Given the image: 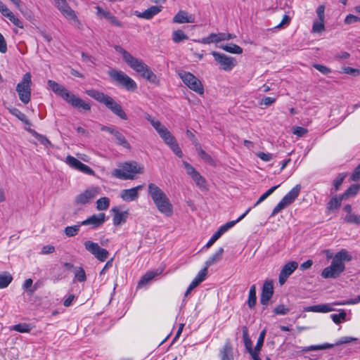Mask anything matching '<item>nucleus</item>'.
Wrapping results in <instances>:
<instances>
[{"instance_id":"obj_59","label":"nucleus","mask_w":360,"mask_h":360,"mask_svg":"<svg viewBox=\"0 0 360 360\" xmlns=\"http://www.w3.org/2000/svg\"><path fill=\"white\" fill-rule=\"evenodd\" d=\"M151 125L155 128L158 134L160 132H163L162 131L167 128L160 121L156 120L154 122H151Z\"/></svg>"},{"instance_id":"obj_8","label":"nucleus","mask_w":360,"mask_h":360,"mask_svg":"<svg viewBox=\"0 0 360 360\" xmlns=\"http://www.w3.org/2000/svg\"><path fill=\"white\" fill-rule=\"evenodd\" d=\"M32 75L30 72L25 73L22 80L16 86V91L20 100L27 104L31 98Z\"/></svg>"},{"instance_id":"obj_27","label":"nucleus","mask_w":360,"mask_h":360,"mask_svg":"<svg viewBox=\"0 0 360 360\" xmlns=\"http://www.w3.org/2000/svg\"><path fill=\"white\" fill-rule=\"evenodd\" d=\"M193 17L188 15L186 11H179L173 18V22L175 23L193 22Z\"/></svg>"},{"instance_id":"obj_46","label":"nucleus","mask_w":360,"mask_h":360,"mask_svg":"<svg viewBox=\"0 0 360 360\" xmlns=\"http://www.w3.org/2000/svg\"><path fill=\"white\" fill-rule=\"evenodd\" d=\"M5 17H6L16 27L23 28L24 26L22 22L20 20V19L17 18L13 12L10 11Z\"/></svg>"},{"instance_id":"obj_51","label":"nucleus","mask_w":360,"mask_h":360,"mask_svg":"<svg viewBox=\"0 0 360 360\" xmlns=\"http://www.w3.org/2000/svg\"><path fill=\"white\" fill-rule=\"evenodd\" d=\"M13 330L19 333H28L30 331L31 328L27 323H19L13 326Z\"/></svg>"},{"instance_id":"obj_19","label":"nucleus","mask_w":360,"mask_h":360,"mask_svg":"<svg viewBox=\"0 0 360 360\" xmlns=\"http://www.w3.org/2000/svg\"><path fill=\"white\" fill-rule=\"evenodd\" d=\"M105 221V213H99L98 214H93L90 217L80 222L82 226H91L92 229L100 227Z\"/></svg>"},{"instance_id":"obj_33","label":"nucleus","mask_w":360,"mask_h":360,"mask_svg":"<svg viewBox=\"0 0 360 360\" xmlns=\"http://www.w3.org/2000/svg\"><path fill=\"white\" fill-rule=\"evenodd\" d=\"M202 281V269L199 271L197 277L191 282L184 293V297H187L191 292Z\"/></svg>"},{"instance_id":"obj_63","label":"nucleus","mask_w":360,"mask_h":360,"mask_svg":"<svg viewBox=\"0 0 360 360\" xmlns=\"http://www.w3.org/2000/svg\"><path fill=\"white\" fill-rule=\"evenodd\" d=\"M343 72L346 74L352 75L353 76H357L360 74V70L358 68H354L351 67L343 68Z\"/></svg>"},{"instance_id":"obj_24","label":"nucleus","mask_w":360,"mask_h":360,"mask_svg":"<svg viewBox=\"0 0 360 360\" xmlns=\"http://www.w3.org/2000/svg\"><path fill=\"white\" fill-rule=\"evenodd\" d=\"M183 165L186 170L187 174L189 176H191V177L193 179L194 181H195L198 186L201 187L202 176L198 172H197L195 169L187 162L184 161Z\"/></svg>"},{"instance_id":"obj_2","label":"nucleus","mask_w":360,"mask_h":360,"mask_svg":"<svg viewBox=\"0 0 360 360\" xmlns=\"http://www.w3.org/2000/svg\"><path fill=\"white\" fill-rule=\"evenodd\" d=\"M115 49L122 56L123 60L134 71L139 73L143 77L150 82L155 83L156 75L150 70L141 60L134 57L131 53L120 46H115Z\"/></svg>"},{"instance_id":"obj_37","label":"nucleus","mask_w":360,"mask_h":360,"mask_svg":"<svg viewBox=\"0 0 360 360\" xmlns=\"http://www.w3.org/2000/svg\"><path fill=\"white\" fill-rule=\"evenodd\" d=\"M114 137L117 144L120 145L127 149L131 148L130 144L126 140L124 136L119 131L115 132Z\"/></svg>"},{"instance_id":"obj_32","label":"nucleus","mask_w":360,"mask_h":360,"mask_svg":"<svg viewBox=\"0 0 360 360\" xmlns=\"http://www.w3.org/2000/svg\"><path fill=\"white\" fill-rule=\"evenodd\" d=\"M242 331H243V338L245 347L246 349L248 350V352L251 355L252 353L253 352L252 342L249 337L248 330V328L246 327V326H244V327H243Z\"/></svg>"},{"instance_id":"obj_55","label":"nucleus","mask_w":360,"mask_h":360,"mask_svg":"<svg viewBox=\"0 0 360 360\" xmlns=\"http://www.w3.org/2000/svg\"><path fill=\"white\" fill-rule=\"evenodd\" d=\"M359 302H360V295L356 297H354V299L344 300L340 302H334V305H352V304H356Z\"/></svg>"},{"instance_id":"obj_4","label":"nucleus","mask_w":360,"mask_h":360,"mask_svg":"<svg viewBox=\"0 0 360 360\" xmlns=\"http://www.w3.org/2000/svg\"><path fill=\"white\" fill-rule=\"evenodd\" d=\"M148 192L158 210L165 216L170 217L173 213V206L165 193L153 183L148 184Z\"/></svg>"},{"instance_id":"obj_26","label":"nucleus","mask_w":360,"mask_h":360,"mask_svg":"<svg viewBox=\"0 0 360 360\" xmlns=\"http://www.w3.org/2000/svg\"><path fill=\"white\" fill-rule=\"evenodd\" d=\"M220 357L221 360H234L233 347L230 341H226L220 350Z\"/></svg>"},{"instance_id":"obj_11","label":"nucleus","mask_w":360,"mask_h":360,"mask_svg":"<svg viewBox=\"0 0 360 360\" xmlns=\"http://www.w3.org/2000/svg\"><path fill=\"white\" fill-rule=\"evenodd\" d=\"M211 53L220 68L224 71H231L237 65V60L234 57L228 56L221 52L212 51Z\"/></svg>"},{"instance_id":"obj_38","label":"nucleus","mask_w":360,"mask_h":360,"mask_svg":"<svg viewBox=\"0 0 360 360\" xmlns=\"http://www.w3.org/2000/svg\"><path fill=\"white\" fill-rule=\"evenodd\" d=\"M359 191V184H353L351 185L347 190H346L344 193L342 194V198L344 200L348 199V198L352 196H355L356 194L358 193Z\"/></svg>"},{"instance_id":"obj_61","label":"nucleus","mask_w":360,"mask_h":360,"mask_svg":"<svg viewBox=\"0 0 360 360\" xmlns=\"http://www.w3.org/2000/svg\"><path fill=\"white\" fill-rule=\"evenodd\" d=\"M360 21V18L357 17V15H354L353 14H349L346 15L345 19V24H352L355 23V22Z\"/></svg>"},{"instance_id":"obj_17","label":"nucleus","mask_w":360,"mask_h":360,"mask_svg":"<svg viewBox=\"0 0 360 360\" xmlns=\"http://www.w3.org/2000/svg\"><path fill=\"white\" fill-rule=\"evenodd\" d=\"M274 295V282L271 280H266L264 282L260 297V303L262 305H268L271 298Z\"/></svg>"},{"instance_id":"obj_18","label":"nucleus","mask_w":360,"mask_h":360,"mask_svg":"<svg viewBox=\"0 0 360 360\" xmlns=\"http://www.w3.org/2000/svg\"><path fill=\"white\" fill-rule=\"evenodd\" d=\"M297 266L298 264L295 261L288 262L283 266L281 270L278 278V282L281 285L285 283L288 278L292 274L294 271L297 269Z\"/></svg>"},{"instance_id":"obj_40","label":"nucleus","mask_w":360,"mask_h":360,"mask_svg":"<svg viewBox=\"0 0 360 360\" xmlns=\"http://www.w3.org/2000/svg\"><path fill=\"white\" fill-rule=\"evenodd\" d=\"M346 177V174H339L335 179L333 181V186L330 190V193H334L335 191H339L342 182Z\"/></svg>"},{"instance_id":"obj_14","label":"nucleus","mask_w":360,"mask_h":360,"mask_svg":"<svg viewBox=\"0 0 360 360\" xmlns=\"http://www.w3.org/2000/svg\"><path fill=\"white\" fill-rule=\"evenodd\" d=\"M179 76L184 83L191 89L195 91L200 95H202V86L201 82L193 74L187 72H183L179 74Z\"/></svg>"},{"instance_id":"obj_45","label":"nucleus","mask_w":360,"mask_h":360,"mask_svg":"<svg viewBox=\"0 0 360 360\" xmlns=\"http://www.w3.org/2000/svg\"><path fill=\"white\" fill-rule=\"evenodd\" d=\"M188 39V37L186 34L180 30L174 31L172 33V40L175 43H179L184 40H186Z\"/></svg>"},{"instance_id":"obj_10","label":"nucleus","mask_w":360,"mask_h":360,"mask_svg":"<svg viewBox=\"0 0 360 360\" xmlns=\"http://www.w3.org/2000/svg\"><path fill=\"white\" fill-rule=\"evenodd\" d=\"M301 191V185L297 184L294 186L288 193L285 195L283 198L281 200V201L276 205L274 207L271 216H274L279 213L282 210V209L285 208L286 206L292 203L294 200L296 199L297 196H299V193Z\"/></svg>"},{"instance_id":"obj_6","label":"nucleus","mask_w":360,"mask_h":360,"mask_svg":"<svg viewBox=\"0 0 360 360\" xmlns=\"http://www.w3.org/2000/svg\"><path fill=\"white\" fill-rule=\"evenodd\" d=\"M86 94L98 102L105 105L107 108L122 120H127L128 119L121 105L117 103L111 96L95 89L86 90Z\"/></svg>"},{"instance_id":"obj_21","label":"nucleus","mask_w":360,"mask_h":360,"mask_svg":"<svg viewBox=\"0 0 360 360\" xmlns=\"http://www.w3.org/2000/svg\"><path fill=\"white\" fill-rule=\"evenodd\" d=\"M96 194L97 191L96 188L86 189L76 197L75 202L77 204L85 205L94 199Z\"/></svg>"},{"instance_id":"obj_20","label":"nucleus","mask_w":360,"mask_h":360,"mask_svg":"<svg viewBox=\"0 0 360 360\" xmlns=\"http://www.w3.org/2000/svg\"><path fill=\"white\" fill-rule=\"evenodd\" d=\"M142 188L143 185H139L129 189H124L121 191L120 197L124 201H134L138 198L139 191L141 190Z\"/></svg>"},{"instance_id":"obj_49","label":"nucleus","mask_w":360,"mask_h":360,"mask_svg":"<svg viewBox=\"0 0 360 360\" xmlns=\"http://www.w3.org/2000/svg\"><path fill=\"white\" fill-rule=\"evenodd\" d=\"M33 281L31 278H27L25 280L23 284V289L25 291L27 292L30 295L34 293V292L37 290V287H32Z\"/></svg>"},{"instance_id":"obj_30","label":"nucleus","mask_w":360,"mask_h":360,"mask_svg":"<svg viewBox=\"0 0 360 360\" xmlns=\"http://www.w3.org/2000/svg\"><path fill=\"white\" fill-rule=\"evenodd\" d=\"M160 272L158 270L155 271H148L145 275H143L138 283V288H142L145 285L148 284L150 281H152L155 276H158Z\"/></svg>"},{"instance_id":"obj_12","label":"nucleus","mask_w":360,"mask_h":360,"mask_svg":"<svg viewBox=\"0 0 360 360\" xmlns=\"http://www.w3.org/2000/svg\"><path fill=\"white\" fill-rule=\"evenodd\" d=\"M251 207H249L245 212L242 214L241 216H240L235 221H227L225 224H223L219 227V229L212 235V238L210 239V240L207 241V244L205 245L207 248L212 247V244L217 241V239L221 237V234L224 233H226V231L229 230V229L233 227L235 224H236L237 222L240 221L241 219H243L246 216L248 213H249Z\"/></svg>"},{"instance_id":"obj_28","label":"nucleus","mask_w":360,"mask_h":360,"mask_svg":"<svg viewBox=\"0 0 360 360\" xmlns=\"http://www.w3.org/2000/svg\"><path fill=\"white\" fill-rule=\"evenodd\" d=\"M304 311L328 312L335 311V309L329 304H318L307 306L304 308Z\"/></svg>"},{"instance_id":"obj_52","label":"nucleus","mask_w":360,"mask_h":360,"mask_svg":"<svg viewBox=\"0 0 360 360\" xmlns=\"http://www.w3.org/2000/svg\"><path fill=\"white\" fill-rule=\"evenodd\" d=\"M266 330H263L260 332L259 335L257 338V345L255 347V349L257 351H261L262 346L264 345V341L265 339Z\"/></svg>"},{"instance_id":"obj_9","label":"nucleus","mask_w":360,"mask_h":360,"mask_svg":"<svg viewBox=\"0 0 360 360\" xmlns=\"http://www.w3.org/2000/svg\"><path fill=\"white\" fill-rule=\"evenodd\" d=\"M110 77L117 84L127 91H134L137 89V84L130 77L121 70H111L109 71Z\"/></svg>"},{"instance_id":"obj_44","label":"nucleus","mask_w":360,"mask_h":360,"mask_svg":"<svg viewBox=\"0 0 360 360\" xmlns=\"http://www.w3.org/2000/svg\"><path fill=\"white\" fill-rule=\"evenodd\" d=\"M110 206V200L107 197L99 198L96 201V208L98 210H105Z\"/></svg>"},{"instance_id":"obj_60","label":"nucleus","mask_w":360,"mask_h":360,"mask_svg":"<svg viewBox=\"0 0 360 360\" xmlns=\"http://www.w3.org/2000/svg\"><path fill=\"white\" fill-rule=\"evenodd\" d=\"M169 147L175 153V155H177L179 158H181L183 156V153L181 148L179 147L176 141L174 143H172V144L169 145Z\"/></svg>"},{"instance_id":"obj_50","label":"nucleus","mask_w":360,"mask_h":360,"mask_svg":"<svg viewBox=\"0 0 360 360\" xmlns=\"http://www.w3.org/2000/svg\"><path fill=\"white\" fill-rule=\"evenodd\" d=\"M66 162L72 168L77 170L82 162L73 156L68 155L66 158Z\"/></svg>"},{"instance_id":"obj_1","label":"nucleus","mask_w":360,"mask_h":360,"mask_svg":"<svg viewBox=\"0 0 360 360\" xmlns=\"http://www.w3.org/2000/svg\"><path fill=\"white\" fill-rule=\"evenodd\" d=\"M115 49L122 56L123 60L134 71L139 73L143 77L150 82L155 83L156 75L150 70L141 60L134 57L131 53L120 46H115Z\"/></svg>"},{"instance_id":"obj_39","label":"nucleus","mask_w":360,"mask_h":360,"mask_svg":"<svg viewBox=\"0 0 360 360\" xmlns=\"http://www.w3.org/2000/svg\"><path fill=\"white\" fill-rule=\"evenodd\" d=\"M10 112L13 115L15 116L17 118H18L20 121H22L25 124H27L28 126L31 125V122L27 118V116L23 112H22L20 110H18V108H12L10 110Z\"/></svg>"},{"instance_id":"obj_16","label":"nucleus","mask_w":360,"mask_h":360,"mask_svg":"<svg viewBox=\"0 0 360 360\" xmlns=\"http://www.w3.org/2000/svg\"><path fill=\"white\" fill-rule=\"evenodd\" d=\"M57 8L68 19L72 20L77 25H81L75 12L69 6L66 0H59L56 2Z\"/></svg>"},{"instance_id":"obj_62","label":"nucleus","mask_w":360,"mask_h":360,"mask_svg":"<svg viewBox=\"0 0 360 360\" xmlns=\"http://www.w3.org/2000/svg\"><path fill=\"white\" fill-rule=\"evenodd\" d=\"M219 34H211L207 38H204V43H214V41H219Z\"/></svg>"},{"instance_id":"obj_29","label":"nucleus","mask_w":360,"mask_h":360,"mask_svg":"<svg viewBox=\"0 0 360 360\" xmlns=\"http://www.w3.org/2000/svg\"><path fill=\"white\" fill-rule=\"evenodd\" d=\"M34 137H35L41 144L44 145L45 148L52 147L53 145L51 141L44 135L39 134L35 130L31 128H25Z\"/></svg>"},{"instance_id":"obj_58","label":"nucleus","mask_w":360,"mask_h":360,"mask_svg":"<svg viewBox=\"0 0 360 360\" xmlns=\"http://www.w3.org/2000/svg\"><path fill=\"white\" fill-rule=\"evenodd\" d=\"M292 133L298 137H303L307 133V129L303 127H294L292 129Z\"/></svg>"},{"instance_id":"obj_41","label":"nucleus","mask_w":360,"mask_h":360,"mask_svg":"<svg viewBox=\"0 0 360 360\" xmlns=\"http://www.w3.org/2000/svg\"><path fill=\"white\" fill-rule=\"evenodd\" d=\"M162 131L163 132H160L159 135L164 140L166 144L169 146L176 141L174 137L167 128H165Z\"/></svg>"},{"instance_id":"obj_47","label":"nucleus","mask_w":360,"mask_h":360,"mask_svg":"<svg viewBox=\"0 0 360 360\" xmlns=\"http://www.w3.org/2000/svg\"><path fill=\"white\" fill-rule=\"evenodd\" d=\"M278 186H280V185L273 186V187L269 188V190L265 191L264 193H263L259 197V198L257 200V201L256 202L255 206H257V205H259V203H261L262 202H263V200L266 199V198H268L269 196V195L272 194L273 192L275 191L276 189L278 188Z\"/></svg>"},{"instance_id":"obj_36","label":"nucleus","mask_w":360,"mask_h":360,"mask_svg":"<svg viewBox=\"0 0 360 360\" xmlns=\"http://www.w3.org/2000/svg\"><path fill=\"white\" fill-rule=\"evenodd\" d=\"M221 48L225 50V51L234 53L235 54H241L243 53V48L240 46L236 45V44L229 43L226 45H221Z\"/></svg>"},{"instance_id":"obj_54","label":"nucleus","mask_w":360,"mask_h":360,"mask_svg":"<svg viewBox=\"0 0 360 360\" xmlns=\"http://www.w3.org/2000/svg\"><path fill=\"white\" fill-rule=\"evenodd\" d=\"M75 276L79 282H84L86 279V273L82 267H78L75 272Z\"/></svg>"},{"instance_id":"obj_42","label":"nucleus","mask_w":360,"mask_h":360,"mask_svg":"<svg viewBox=\"0 0 360 360\" xmlns=\"http://www.w3.org/2000/svg\"><path fill=\"white\" fill-rule=\"evenodd\" d=\"M82 225L80 224V222L74 226H67L64 229V233L68 237H73L78 234L79 231V228Z\"/></svg>"},{"instance_id":"obj_7","label":"nucleus","mask_w":360,"mask_h":360,"mask_svg":"<svg viewBox=\"0 0 360 360\" xmlns=\"http://www.w3.org/2000/svg\"><path fill=\"white\" fill-rule=\"evenodd\" d=\"M143 173V167H141L137 162H125L122 168L115 169L112 175L120 179H133L136 174Z\"/></svg>"},{"instance_id":"obj_23","label":"nucleus","mask_w":360,"mask_h":360,"mask_svg":"<svg viewBox=\"0 0 360 360\" xmlns=\"http://www.w3.org/2000/svg\"><path fill=\"white\" fill-rule=\"evenodd\" d=\"M114 212L112 222L115 226H120L126 222L128 217V211L120 212L116 207H112L111 210Z\"/></svg>"},{"instance_id":"obj_34","label":"nucleus","mask_w":360,"mask_h":360,"mask_svg":"<svg viewBox=\"0 0 360 360\" xmlns=\"http://www.w3.org/2000/svg\"><path fill=\"white\" fill-rule=\"evenodd\" d=\"M13 281L12 275L8 271L0 274V288H5L9 285Z\"/></svg>"},{"instance_id":"obj_43","label":"nucleus","mask_w":360,"mask_h":360,"mask_svg":"<svg viewBox=\"0 0 360 360\" xmlns=\"http://www.w3.org/2000/svg\"><path fill=\"white\" fill-rule=\"evenodd\" d=\"M330 318L334 321V323H340L342 322V321L346 320L347 313L344 309H340L339 310V314H330Z\"/></svg>"},{"instance_id":"obj_13","label":"nucleus","mask_w":360,"mask_h":360,"mask_svg":"<svg viewBox=\"0 0 360 360\" xmlns=\"http://www.w3.org/2000/svg\"><path fill=\"white\" fill-rule=\"evenodd\" d=\"M84 245L85 249L93 255L98 260L101 262L105 261L108 256L109 252L107 250L101 248L97 243L91 240L84 242Z\"/></svg>"},{"instance_id":"obj_57","label":"nucleus","mask_w":360,"mask_h":360,"mask_svg":"<svg viewBox=\"0 0 360 360\" xmlns=\"http://www.w3.org/2000/svg\"><path fill=\"white\" fill-rule=\"evenodd\" d=\"M95 8L96 10V14L100 18H104L108 19V18L110 17V15L111 14L109 11L103 9L99 6H96Z\"/></svg>"},{"instance_id":"obj_3","label":"nucleus","mask_w":360,"mask_h":360,"mask_svg":"<svg viewBox=\"0 0 360 360\" xmlns=\"http://www.w3.org/2000/svg\"><path fill=\"white\" fill-rule=\"evenodd\" d=\"M47 83L49 86L56 94L60 96L73 108H77V110L82 109L87 111L91 110V105L89 103L76 96L72 92L68 91L64 86L51 79L48 80Z\"/></svg>"},{"instance_id":"obj_53","label":"nucleus","mask_w":360,"mask_h":360,"mask_svg":"<svg viewBox=\"0 0 360 360\" xmlns=\"http://www.w3.org/2000/svg\"><path fill=\"white\" fill-rule=\"evenodd\" d=\"M275 314L278 315H285L288 314L290 311V309L286 307L284 304H279L276 306V307L273 310Z\"/></svg>"},{"instance_id":"obj_22","label":"nucleus","mask_w":360,"mask_h":360,"mask_svg":"<svg viewBox=\"0 0 360 360\" xmlns=\"http://www.w3.org/2000/svg\"><path fill=\"white\" fill-rule=\"evenodd\" d=\"M161 6H152L143 12L135 11L134 14L136 17L146 20L152 19L155 15L162 11Z\"/></svg>"},{"instance_id":"obj_64","label":"nucleus","mask_w":360,"mask_h":360,"mask_svg":"<svg viewBox=\"0 0 360 360\" xmlns=\"http://www.w3.org/2000/svg\"><path fill=\"white\" fill-rule=\"evenodd\" d=\"M350 179L358 181L360 179V165H357L350 176Z\"/></svg>"},{"instance_id":"obj_56","label":"nucleus","mask_w":360,"mask_h":360,"mask_svg":"<svg viewBox=\"0 0 360 360\" xmlns=\"http://www.w3.org/2000/svg\"><path fill=\"white\" fill-rule=\"evenodd\" d=\"M324 21H314L313 23L312 30L314 32H321L322 30H324Z\"/></svg>"},{"instance_id":"obj_5","label":"nucleus","mask_w":360,"mask_h":360,"mask_svg":"<svg viewBox=\"0 0 360 360\" xmlns=\"http://www.w3.org/2000/svg\"><path fill=\"white\" fill-rule=\"evenodd\" d=\"M352 256L345 249L340 250L333 257L330 266L323 269L321 271V277L336 278L345 270V261H351Z\"/></svg>"},{"instance_id":"obj_48","label":"nucleus","mask_w":360,"mask_h":360,"mask_svg":"<svg viewBox=\"0 0 360 360\" xmlns=\"http://www.w3.org/2000/svg\"><path fill=\"white\" fill-rule=\"evenodd\" d=\"M345 221L348 223H353V224L360 225V215H356L351 212L349 215L345 217Z\"/></svg>"},{"instance_id":"obj_31","label":"nucleus","mask_w":360,"mask_h":360,"mask_svg":"<svg viewBox=\"0 0 360 360\" xmlns=\"http://www.w3.org/2000/svg\"><path fill=\"white\" fill-rule=\"evenodd\" d=\"M257 288L255 285H252V286H250V289L248 292V300L247 301L248 308H255L257 303Z\"/></svg>"},{"instance_id":"obj_35","label":"nucleus","mask_w":360,"mask_h":360,"mask_svg":"<svg viewBox=\"0 0 360 360\" xmlns=\"http://www.w3.org/2000/svg\"><path fill=\"white\" fill-rule=\"evenodd\" d=\"M344 200L342 198V194H341L340 196H333L331 199H330L327 208L329 210H335V209H338L340 206H341V202Z\"/></svg>"},{"instance_id":"obj_15","label":"nucleus","mask_w":360,"mask_h":360,"mask_svg":"<svg viewBox=\"0 0 360 360\" xmlns=\"http://www.w3.org/2000/svg\"><path fill=\"white\" fill-rule=\"evenodd\" d=\"M358 341V338H350V336H344L343 338L339 339L338 341L335 342V344H322V345H314L313 346L306 347L302 351L304 352H309V351L311 350H321V349H328V348H333L335 345H340L343 344H349V342Z\"/></svg>"},{"instance_id":"obj_25","label":"nucleus","mask_w":360,"mask_h":360,"mask_svg":"<svg viewBox=\"0 0 360 360\" xmlns=\"http://www.w3.org/2000/svg\"><path fill=\"white\" fill-rule=\"evenodd\" d=\"M224 252V248H219V249L214 253L205 262L206 266H204V278L207 275V267L215 264V262L219 261L222 257Z\"/></svg>"}]
</instances>
